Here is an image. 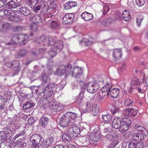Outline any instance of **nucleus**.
Returning a JSON list of instances; mask_svg holds the SVG:
<instances>
[{"label":"nucleus","mask_w":148,"mask_h":148,"mask_svg":"<svg viewBox=\"0 0 148 148\" xmlns=\"http://www.w3.org/2000/svg\"><path fill=\"white\" fill-rule=\"evenodd\" d=\"M27 2L28 5L32 8V6H34L36 4V0H27Z\"/></svg>","instance_id":"nucleus-54"},{"label":"nucleus","mask_w":148,"mask_h":148,"mask_svg":"<svg viewBox=\"0 0 148 148\" xmlns=\"http://www.w3.org/2000/svg\"><path fill=\"white\" fill-rule=\"evenodd\" d=\"M55 87V84L53 83H49L45 88V93L44 97L45 99L49 100H51L54 97L53 89Z\"/></svg>","instance_id":"nucleus-3"},{"label":"nucleus","mask_w":148,"mask_h":148,"mask_svg":"<svg viewBox=\"0 0 148 148\" xmlns=\"http://www.w3.org/2000/svg\"><path fill=\"white\" fill-rule=\"evenodd\" d=\"M91 105L90 103L88 102H86V108L82 111L83 113H86L87 112L90 110L91 108Z\"/></svg>","instance_id":"nucleus-53"},{"label":"nucleus","mask_w":148,"mask_h":148,"mask_svg":"<svg viewBox=\"0 0 148 148\" xmlns=\"http://www.w3.org/2000/svg\"><path fill=\"white\" fill-rule=\"evenodd\" d=\"M66 113L64 114L60 119L59 124L63 127H67L71 123Z\"/></svg>","instance_id":"nucleus-7"},{"label":"nucleus","mask_w":148,"mask_h":148,"mask_svg":"<svg viewBox=\"0 0 148 148\" xmlns=\"http://www.w3.org/2000/svg\"><path fill=\"white\" fill-rule=\"evenodd\" d=\"M48 100L49 103H50L49 105L50 108L55 112L56 105V104L55 102V99L53 98L52 99H51V100L49 99Z\"/></svg>","instance_id":"nucleus-29"},{"label":"nucleus","mask_w":148,"mask_h":148,"mask_svg":"<svg viewBox=\"0 0 148 148\" xmlns=\"http://www.w3.org/2000/svg\"><path fill=\"white\" fill-rule=\"evenodd\" d=\"M20 11L21 13L25 16L29 15L30 13V10L27 7H24L21 8H20Z\"/></svg>","instance_id":"nucleus-26"},{"label":"nucleus","mask_w":148,"mask_h":148,"mask_svg":"<svg viewBox=\"0 0 148 148\" xmlns=\"http://www.w3.org/2000/svg\"><path fill=\"white\" fill-rule=\"evenodd\" d=\"M28 36L25 35L20 34L15 36L13 37L11 39L12 43H22L25 44L27 42Z\"/></svg>","instance_id":"nucleus-5"},{"label":"nucleus","mask_w":148,"mask_h":148,"mask_svg":"<svg viewBox=\"0 0 148 148\" xmlns=\"http://www.w3.org/2000/svg\"><path fill=\"white\" fill-rule=\"evenodd\" d=\"M145 77V75H141L139 78H137L136 77H134L132 79L131 84L134 86L140 85V83L144 82Z\"/></svg>","instance_id":"nucleus-12"},{"label":"nucleus","mask_w":148,"mask_h":148,"mask_svg":"<svg viewBox=\"0 0 148 148\" xmlns=\"http://www.w3.org/2000/svg\"><path fill=\"white\" fill-rule=\"evenodd\" d=\"M45 87L40 85L38 86V89L36 90V91L39 94H40L43 92L45 93Z\"/></svg>","instance_id":"nucleus-45"},{"label":"nucleus","mask_w":148,"mask_h":148,"mask_svg":"<svg viewBox=\"0 0 148 148\" xmlns=\"http://www.w3.org/2000/svg\"><path fill=\"white\" fill-rule=\"evenodd\" d=\"M119 108L115 106H113L112 108H111V111L112 113L113 114L119 112Z\"/></svg>","instance_id":"nucleus-55"},{"label":"nucleus","mask_w":148,"mask_h":148,"mask_svg":"<svg viewBox=\"0 0 148 148\" xmlns=\"http://www.w3.org/2000/svg\"><path fill=\"white\" fill-rule=\"evenodd\" d=\"M6 102V99L0 95V109H3Z\"/></svg>","instance_id":"nucleus-35"},{"label":"nucleus","mask_w":148,"mask_h":148,"mask_svg":"<svg viewBox=\"0 0 148 148\" xmlns=\"http://www.w3.org/2000/svg\"><path fill=\"white\" fill-rule=\"evenodd\" d=\"M134 103V101L131 98L127 99L124 101V105L125 106L131 107Z\"/></svg>","instance_id":"nucleus-33"},{"label":"nucleus","mask_w":148,"mask_h":148,"mask_svg":"<svg viewBox=\"0 0 148 148\" xmlns=\"http://www.w3.org/2000/svg\"><path fill=\"white\" fill-rule=\"evenodd\" d=\"M12 67L14 69H17L16 71L18 72L20 69L19 66L20 63L18 61H15L12 62Z\"/></svg>","instance_id":"nucleus-34"},{"label":"nucleus","mask_w":148,"mask_h":148,"mask_svg":"<svg viewBox=\"0 0 148 148\" xmlns=\"http://www.w3.org/2000/svg\"><path fill=\"white\" fill-rule=\"evenodd\" d=\"M90 140L94 142H98L100 140L101 134L97 130H93L90 135Z\"/></svg>","instance_id":"nucleus-9"},{"label":"nucleus","mask_w":148,"mask_h":148,"mask_svg":"<svg viewBox=\"0 0 148 148\" xmlns=\"http://www.w3.org/2000/svg\"><path fill=\"white\" fill-rule=\"evenodd\" d=\"M138 111L137 110H134L132 108H128L124 110V114L125 116H130L134 117L137 115Z\"/></svg>","instance_id":"nucleus-14"},{"label":"nucleus","mask_w":148,"mask_h":148,"mask_svg":"<svg viewBox=\"0 0 148 148\" xmlns=\"http://www.w3.org/2000/svg\"><path fill=\"white\" fill-rule=\"evenodd\" d=\"M80 132V129L79 127L75 124L73 125L68 130L69 135L72 137L77 136V135L79 134Z\"/></svg>","instance_id":"nucleus-8"},{"label":"nucleus","mask_w":148,"mask_h":148,"mask_svg":"<svg viewBox=\"0 0 148 148\" xmlns=\"http://www.w3.org/2000/svg\"><path fill=\"white\" fill-rule=\"evenodd\" d=\"M11 25L8 23L3 22L0 23V32L5 33L11 29Z\"/></svg>","instance_id":"nucleus-11"},{"label":"nucleus","mask_w":148,"mask_h":148,"mask_svg":"<svg viewBox=\"0 0 148 148\" xmlns=\"http://www.w3.org/2000/svg\"><path fill=\"white\" fill-rule=\"evenodd\" d=\"M136 4L139 7L142 6L145 2V0H136Z\"/></svg>","instance_id":"nucleus-59"},{"label":"nucleus","mask_w":148,"mask_h":148,"mask_svg":"<svg viewBox=\"0 0 148 148\" xmlns=\"http://www.w3.org/2000/svg\"><path fill=\"white\" fill-rule=\"evenodd\" d=\"M103 136H105L106 139L109 140L112 143L114 144V145H116L119 143V134L118 132L116 130H113L111 134H108L106 135L103 134Z\"/></svg>","instance_id":"nucleus-4"},{"label":"nucleus","mask_w":148,"mask_h":148,"mask_svg":"<svg viewBox=\"0 0 148 148\" xmlns=\"http://www.w3.org/2000/svg\"><path fill=\"white\" fill-rule=\"evenodd\" d=\"M129 10H124L122 14V17L125 21H129L130 20L131 18L130 14L129 13Z\"/></svg>","instance_id":"nucleus-25"},{"label":"nucleus","mask_w":148,"mask_h":148,"mask_svg":"<svg viewBox=\"0 0 148 148\" xmlns=\"http://www.w3.org/2000/svg\"><path fill=\"white\" fill-rule=\"evenodd\" d=\"M71 138L66 133H64L62 136V139L63 141L66 142L71 140Z\"/></svg>","instance_id":"nucleus-41"},{"label":"nucleus","mask_w":148,"mask_h":148,"mask_svg":"<svg viewBox=\"0 0 148 148\" xmlns=\"http://www.w3.org/2000/svg\"><path fill=\"white\" fill-rule=\"evenodd\" d=\"M60 24L59 23L56 21H52L50 25L51 28L53 30H57L59 27Z\"/></svg>","instance_id":"nucleus-27"},{"label":"nucleus","mask_w":148,"mask_h":148,"mask_svg":"<svg viewBox=\"0 0 148 148\" xmlns=\"http://www.w3.org/2000/svg\"><path fill=\"white\" fill-rule=\"evenodd\" d=\"M121 122V119L120 118L115 116L113 119L112 123V126L115 129H118L120 127Z\"/></svg>","instance_id":"nucleus-13"},{"label":"nucleus","mask_w":148,"mask_h":148,"mask_svg":"<svg viewBox=\"0 0 148 148\" xmlns=\"http://www.w3.org/2000/svg\"><path fill=\"white\" fill-rule=\"evenodd\" d=\"M120 90V89L118 88H112L111 91L109 90L108 94V95H110L112 97L114 98H116L119 93Z\"/></svg>","instance_id":"nucleus-15"},{"label":"nucleus","mask_w":148,"mask_h":148,"mask_svg":"<svg viewBox=\"0 0 148 148\" xmlns=\"http://www.w3.org/2000/svg\"><path fill=\"white\" fill-rule=\"evenodd\" d=\"M66 113L68 117H69V121L70 123H74L77 117V114L75 113L71 112H68Z\"/></svg>","instance_id":"nucleus-18"},{"label":"nucleus","mask_w":148,"mask_h":148,"mask_svg":"<svg viewBox=\"0 0 148 148\" xmlns=\"http://www.w3.org/2000/svg\"><path fill=\"white\" fill-rule=\"evenodd\" d=\"M54 141L53 137H50L47 140H43L42 142V145L44 148H48L50 145H52Z\"/></svg>","instance_id":"nucleus-16"},{"label":"nucleus","mask_w":148,"mask_h":148,"mask_svg":"<svg viewBox=\"0 0 148 148\" xmlns=\"http://www.w3.org/2000/svg\"><path fill=\"white\" fill-rule=\"evenodd\" d=\"M54 40H53V42H54V44L52 45H54L56 47L55 48H58L60 50L62 49L63 47V43L62 41H59L57 42H56V37H53Z\"/></svg>","instance_id":"nucleus-24"},{"label":"nucleus","mask_w":148,"mask_h":148,"mask_svg":"<svg viewBox=\"0 0 148 148\" xmlns=\"http://www.w3.org/2000/svg\"><path fill=\"white\" fill-rule=\"evenodd\" d=\"M112 119V116L109 114L103 115L102 116V119L103 121L107 123L111 121Z\"/></svg>","instance_id":"nucleus-31"},{"label":"nucleus","mask_w":148,"mask_h":148,"mask_svg":"<svg viewBox=\"0 0 148 148\" xmlns=\"http://www.w3.org/2000/svg\"><path fill=\"white\" fill-rule=\"evenodd\" d=\"M99 111V109L98 107L96 106L95 107H93L91 110L92 113L94 115H96Z\"/></svg>","instance_id":"nucleus-57"},{"label":"nucleus","mask_w":148,"mask_h":148,"mask_svg":"<svg viewBox=\"0 0 148 148\" xmlns=\"http://www.w3.org/2000/svg\"><path fill=\"white\" fill-rule=\"evenodd\" d=\"M6 6L8 8L12 9L20 6V4L19 3H16L13 1L11 0L7 3Z\"/></svg>","instance_id":"nucleus-23"},{"label":"nucleus","mask_w":148,"mask_h":148,"mask_svg":"<svg viewBox=\"0 0 148 148\" xmlns=\"http://www.w3.org/2000/svg\"><path fill=\"white\" fill-rule=\"evenodd\" d=\"M42 138L40 136L36 134L32 135L30 138V140L32 143L39 144Z\"/></svg>","instance_id":"nucleus-20"},{"label":"nucleus","mask_w":148,"mask_h":148,"mask_svg":"<svg viewBox=\"0 0 148 148\" xmlns=\"http://www.w3.org/2000/svg\"><path fill=\"white\" fill-rule=\"evenodd\" d=\"M36 121L35 118L34 117H30L28 120V123L29 125L33 124Z\"/></svg>","instance_id":"nucleus-63"},{"label":"nucleus","mask_w":148,"mask_h":148,"mask_svg":"<svg viewBox=\"0 0 148 148\" xmlns=\"http://www.w3.org/2000/svg\"><path fill=\"white\" fill-rule=\"evenodd\" d=\"M50 8H49V12H52V13H56V4L54 3H51L50 5Z\"/></svg>","instance_id":"nucleus-36"},{"label":"nucleus","mask_w":148,"mask_h":148,"mask_svg":"<svg viewBox=\"0 0 148 148\" xmlns=\"http://www.w3.org/2000/svg\"><path fill=\"white\" fill-rule=\"evenodd\" d=\"M122 13L120 11H117L116 13V19H121L122 18Z\"/></svg>","instance_id":"nucleus-64"},{"label":"nucleus","mask_w":148,"mask_h":148,"mask_svg":"<svg viewBox=\"0 0 148 148\" xmlns=\"http://www.w3.org/2000/svg\"><path fill=\"white\" fill-rule=\"evenodd\" d=\"M121 121L123 124H124L126 125L129 126L131 125V121L127 118H122Z\"/></svg>","instance_id":"nucleus-44"},{"label":"nucleus","mask_w":148,"mask_h":148,"mask_svg":"<svg viewBox=\"0 0 148 148\" xmlns=\"http://www.w3.org/2000/svg\"><path fill=\"white\" fill-rule=\"evenodd\" d=\"M129 126L122 124L119 128V131L122 132H125L129 129Z\"/></svg>","instance_id":"nucleus-42"},{"label":"nucleus","mask_w":148,"mask_h":148,"mask_svg":"<svg viewBox=\"0 0 148 148\" xmlns=\"http://www.w3.org/2000/svg\"><path fill=\"white\" fill-rule=\"evenodd\" d=\"M30 28L31 30L33 31H36L38 28V26L35 23H33L30 25Z\"/></svg>","instance_id":"nucleus-58"},{"label":"nucleus","mask_w":148,"mask_h":148,"mask_svg":"<svg viewBox=\"0 0 148 148\" xmlns=\"http://www.w3.org/2000/svg\"><path fill=\"white\" fill-rule=\"evenodd\" d=\"M121 49H114L113 56L115 60L119 58H121Z\"/></svg>","instance_id":"nucleus-19"},{"label":"nucleus","mask_w":148,"mask_h":148,"mask_svg":"<svg viewBox=\"0 0 148 148\" xmlns=\"http://www.w3.org/2000/svg\"><path fill=\"white\" fill-rule=\"evenodd\" d=\"M40 79L42 83L45 84L47 82V80H49V78L47 75H42Z\"/></svg>","instance_id":"nucleus-39"},{"label":"nucleus","mask_w":148,"mask_h":148,"mask_svg":"<svg viewBox=\"0 0 148 148\" xmlns=\"http://www.w3.org/2000/svg\"><path fill=\"white\" fill-rule=\"evenodd\" d=\"M108 4H105L103 5V14H106L109 11L110 7Z\"/></svg>","instance_id":"nucleus-52"},{"label":"nucleus","mask_w":148,"mask_h":148,"mask_svg":"<svg viewBox=\"0 0 148 148\" xmlns=\"http://www.w3.org/2000/svg\"><path fill=\"white\" fill-rule=\"evenodd\" d=\"M112 20L110 18L105 19L101 21V24L106 27L109 26L112 23Z\"/></svg>","instance_id":"nucleus-28"},{"label":"nucleus","mask_w":148,"mask_h":148,"mask_svg":"<svg viewBox=\"0 0 148 148\" xmlns=\"http://www.w3.org/2000/svg\"><path fill=\"white\" fill-rule=\"evenodd\" d=\"M16 143L18 144L20 148H23L27 145L26 143L22 142L21 139H18L16 141Z\"/></svg>","instance_id":"nucleus-40"},{"label":"nucleus","mask_w":148,"mask_h":148,"mask_svg":"<svg viewBox=\"0 0 148 148\" xmlns=\"http://www.w3.org/2000/svg\"><path fill=\"white\" fill-rule=\"evenodd\" d=\"M54 40L53 37L49 36L47 40H46V37L44 36H42L40 37L35 39L34 42L37 44H39L42 42H45V45L48 46L49 45H52L54 44L53 40Z\"/></svg>","instance_id":"nucleus-6"},{"label":"nucleus","mask_w":148,"mask_h":148,"mask_svg":"<svg viewBox=\"0 0 148 148\" xmlns=\"http://www.w3.org/2000/svg\"><path fill=\"white\" fill-rule=\"evenodd\" d=\"M27 53L25 49H21L19 50L17 53V55L19 57H24L26 56Z\"/></svg>","instance_id":"nucleus-32"},{"label":"nucleus","mask_w":148,"mask_h":148,"mask_svg":"<svg viewBox=\"0 0 148 148\" xmlns=\"http://www.w3.org/2000/svg\"><path fill=\"white\" fill-rule=\"evenodd\" d=\"M138 143L137 141L133 140L129 142L128 145V147L129 148H135L136 147L137 144Z\"/></svg>","instance_id":"nucleus-49"},{"label":"nucleus","mask_w":148,"mask_h":148,"mask_svg":"<svg viewBox=\"0 0 148 148\" xmlns=\"http://www.w3.org/2000/svg\"><path fill=\"white\" fill-rule=\"evenodd\" d=\"M144 18L143 16H138L136 18V24L137 25L140 27L141 24V22Z\"/></svg>","instance_id":"nucleus-47"},{"label":"nucleus","mask_w":148,"mask_h":148,"mask_svg":"<svg viewBox=\"0 0 148 148\" xmlns=\"http://www.w3.org/2000/svg\"><path fill=\"white\" fill-rule=\"evenodd\" d=\"M42 2L40 3H36L34 7V11L35 12H37L40 9H41Z\"/></svg>","instance_id":"nucleus-43"},{"label":"nucleus","mask_w":148,"mask_h":148,"mask_svg":"<svg viewBox=\"0 0 148 148\" xmlns=\"http://www.w3.org/2000/svg\"><path fill=\"white\" fill-rule=\"evenodd\" d=\"M33 106L34 103H30L29 102L27 101L25 104H23V109L25 110L28 109Z\"/></svg>","instance_id":"nucleus-38"},{"label":"nucleus","mask_w":148,"mask_h":148,"mask_svg":"<svg viewBox=\"0 0 148 148\" xmlns=\"http://www.w3.org/2000/svg\"><path fill=\"white\" fill-rule=\"evenodd\" d=\"M134 129L135 131L140 133L134 134L132 135V139L137 141V143L141 141L148 135L147 130L144 127L136 124L134 126Z\"/></svg>","instance_id":"nucleus-2"},{"label":"nucleus","mask_w":148,"mask_h":148,"mask_svg":"<svg viewBox=\"0 0 148 148\" xmlns=\"http://www.w3.org/2000/svg\"><path fill=\"white\" fill-rule=\"evenodd\" d=\"M12 12L10 10H5L4 11V14L5 16L10 20L12 17Z\"/></svg>","instance_id":"nucleus-51"},{"label":"nucleus","mask_w":148,"mask_h":148,"mask_svg":"<svg viewBox=\"0 0 148 148\" xmlns=\"http://www.w3.org/2000/svg\"><path fill=\"white\" fill-rule=\"evenodd\" d=\"M64 108V106L61 104L59 103L56 104L55 112H59L62 110Z\"/></svg>","instance_id":"nucleus-50"},{"label":"nucleus","mask_w":148,"mask_h":148,"mask_svg":"<svg viewBox=\"0 0 148 148\" xmlns=\"http://www.w3.org/2000/svg\"><path fill=\"white\" fill-rule=\"evenodd\" d=\"M109 84L107 83L106 85L103 86L101 88V92H106L109 87Z\"/></svg>","instance_id":"nucleus-60"},{"label":"nucleus","mask_w":148,"mask_h":148,"mask_svg":"<svg viewBox=\"0 0 148 148\" xmlns=\"http://www.w3.org/2000/svg\"><path fill=\"white\" fill-rule=\"evenodd\" d=\"M74 16V14L73 13L67 14L64 16V19H66V18H68V19L69 20L70 22L71 21L73 20Z\"/></svg>","instance_id":"nucleus-48"},{"label":"nucleus","mask_w":148,"mask_h":148,"mask_svg":"<svg viewBox=\"0 0 148 148\" xmlns=\"http://www.w3.org/2000/svg\"><path fill=\"white\" fill-rule=\"evenodd\" d=\"M99 87V83L94 82L93 84H88L87 86V90L90 93H94L95 92Z\"/></svg>","instance_id":"nucleus-10"},{"label":"nucleus","mask_w":148,"mask_h":148,"mask_svg":"<svg viewBox=\"0 0 148 148\" xmlns=\"http://www.w3.org/2000/svg\"><path fill=\"white\" fill-rule=\"evenodd\" d=\"M112 127H108L104 129L103 131L104 133H107L108 134H111V132H112Z\"/></svg>","instance_id":"nucleus-61"},{"label":"nucleus","mask_w":148,"mask_h":148,"mask_svg":"<svg viewBox=\"0 0 148 148\" xmlns=\"http://www.w3.org/2000/svg\"><path fill=\"white\" fill-rule=\"evenodd\" d=\"M48 119L45 116L42 117L40 120L39 124L42 126H46L48 123Z\"/></svg>","instance_id":"nucleus-30"},{"label":"nucleus","mask_w":148,"mask_h":148,"mask_svg":"<svg viewBox=\"0 0 148 148\" xmlns=\"http://www.w3.org/2000/svg\"><path fill=\"white\" fill-rule=\"evenodd\" d=\"M20 18L16 15H12L10 20H11L14 21H19Z\"/></svg>","instance_id":"nucleus-62"},{"label":"nucleus","mask_w":148,"mask_h":148,"mask_svg":"<svg viewBox=\"0 0 148 148\" xmlns=\"http://www.w3.org/2000/svg\"><path fill=\"white\" fill-rule=\"evenodd\" d=\"M41 10L44 14H46L49 11V5L46 2L42 1Z\"/></svg>","instance_id":"nucleus-21"},{"label":"nucleus","mask_w":148,"mask_h":148,"mask_svg":"<svg viewBox=\"0 0 148 148\" xmlns=\"http://www.w3.org/2000/svg\"><path fill=\"white\" fill-rule=\"evenodd\" d=\"M82 18L85 21H89L93 18V14L86 12L83 13L81 15Z\"/></svg>","instance_id":"nucleus-17"},{"label":"nucleus","mask_w":148,"mask_h":148,"mask_svg":"<svg viewBox=\"0 0 148 148\" xmlns=\"http://www.w3.org/2000/svg\"><path fill=\"white\" fill-rule=\"evenodd\" d=\"M57 49L55 48H53L52 50L51 49L49 52V54L50 56L51 57H54L56 54Z\"/></svg>","instance_id":"nucleus-56"},{"label":"nucleus","mask_w":148,"mask_h":148,"mask_svg":"<svg viewBox=\"0 0 148 148\" xmlns=\"http://www.w3.org/2000/svg\"><path fill=\"white\" fill-rule=\"evenodd\" d=\"M72 65L70 64L61 65L57 69V73L60 74H82L83 73L82 68L75 66L72 68Z\"/></svg>","instance_id":"nucleus-1"},{"label":"nucleus","mask_w":148,"mask_h":148,"mask_svg":"<svg viewBox=\"0 0 148 148\" xmlns=\"http://www.w3.org/2000/svg\"><path fill=\"white\" fill-rule=\"evenodd\" d=\"M84 43V44L86 46H88L91 45L92 43V42L87 38H84L81 41V42H80V43Z\"/></svg>","instance_id":"nucleus-46"},{"label":"nucleus","mask_w":148,"mask_h":148,"mask_svg":"<svg viewBox=\"0 0 148 148\" xmlns=\"http://www.w3.org/2000/svg\"><path fill=\"white\" fill-rule=\"evenodd\" d=\"M7 133L5 132L4 131L0 132V140L1 141L5 140L7 139Z\"/></svg>","instance_id":"nucleus-37"},{"label":"nucleus","mask_w":148,"mask_h":148,"mask_svg":"<svg viewBox=\"0 0 148 148\" xmlns=\"http://www.w3.org/2000/svg\"><path fill=\"white\" fill-rule=\"evenodd\" d=\"M76 5L77 4L75 2L69 1L65 3L64 5V8L66 10H69L71 9L73 7H75Z\"/></svg>","instance_id":"nucleus-22"}]
</instances>
